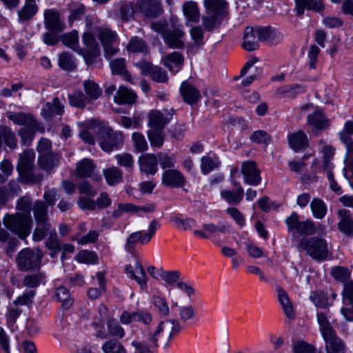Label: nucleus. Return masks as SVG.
<instances>
[{"mask_svg":"<svg viewBox=\"0 0 353 353\" xmlns=\"http://www.w3.org/2000/svg\"><path fill=\"white\" fill-rule=\"evenodd\" d=\"M3 223L12 233L25 240L30 234L32 219L30 214L22 212L7 213L3 219Z\"/></svg>","mask_w":353,"mask_h":353,"instance_id":"f257e3e1","label":"nucleus"},{"mask_svg":"<svg viewBox=\"0 0 353 353\" xmlns=\"http://www.w3.org/2000/svg\"><path fill=\"white\" fill-rule=\"evenodd\" d=\"M293 242L296 244L299 250L305 251L313 259L323 261L328 256L327 245L323 239L317 237L299 239L298 236H294Z\"/></svg>","mask_w":353,"mask_h":353,"instance_id":"f03ea898","label":"nucleus"},{"mask_svg":"<svg viewBox=\"0 0 353 353\" xmlns=\"http://www.w3.org/2000/svg\"><path fill=\"white\" fill-rule=\"evenodd\" d=\"M94 128H97V139L101 149L110 152L119 148L123 143V134L120 131L114 132L108 125L94 122Z\"/></svg>","mask_w":353,"mask_h":353,"instance_id":"7ed1b4c3","label":"nucleus"},{"mask_svg":"<svg viewBox=\"0 0 353 353\" xmlns=\"http://www.w3.org/2000/svg\"><path fill=\"white\" fill-rule=\"evenodd\" d=\"M181 329L180 323L176 320L168 319L161 321L150 340L155 346L161 345L163 348H168L170 341L179 333Z\"/></svg>","mask_w":353,"mask_h":353,"instance_id":"20e7f679","label":"nucleus"},{"mask_svg":"<svg viewBox=\"0 0 353 353\" xmlns=\"http://www.w3.org/2000/svg\"><path fill=\"white\" fill-rule=\"evenodd\" d=\"M43 256V252L39 248L23 249L18 253L16 258L19 270L28 272L39 269Z\"/></svg>","mask_w":353,"mask_h":353,"instance_id":"39448f33","label":"nucleus"},{"mask_svg":"<svg viewBox=\"0 0 353 353\" xmlns=\"http://www.w3.org/2000/svg\"><path fill=\"white\" fill-rule=\"evenodd\" d=\"M285 223L288 232L292 233V238L297 236L295 233L301 236H310L316 232V226L312 220L300 221L299 215L294 212L285 219Z\"/></svg>","mask_w":353,"mask_h":353,"instance_id":"423d86ee","label":"nucleus"},{"mask_svg":"<svg viewBox=\"0 0 353 353\" xmlns=\"http://www.w3.org/2000/svg\"><path fill=\"white\" fill-rule=\"evenodd\" d=\"M96 32L104 50L106 59H110L119 52V39L117 33L105 27L96 28Z\"/></svg>","mask_w":353,"mask_h":353,"instance_id":"0eeeda50","label":"nucleus"},{"mask_svg":"<svg viewBox=\"0 0 353 353\" xmlns=\"http://www.w3.org/2000/svg\"><path fill=\"white\" fill-rule=\"evenodd\" d=\"M160 223L156 219L152 220L149 226L148 232L137 231L132 232L127 239L125 245V250L128 252H132L136 244L139 242L141 244L148 243L154 235L157 230L159 228Z\"/></svg>","mask_w":353,"mask_h":353,"instance_id":"6e6552de","label":"nucleus"},{"mask_svg":"<svg viewBox=\"0 0 353 353\" xmlns=\"http://www.w3.org/2000/svg\"><path fill=\"white\" fill-rule=\"evenodd\" d=\"M85 48H79L78 52L83 57L88 65L94 63L95 59L100 55V47L94 36L90 32H85L82 36Z\"/></svg>","mask_w":353,"mask_h":353,"instance_id":"1a4fd4ad","label":"nucleus"},{"mask_svg":"<svg viewBox=\"0 0 353 353\" xmlns=\"http://www.w3.org/2000/svg\"><path fill=\"white\" fill-rule=\"evenodd\" d=\"M174 111L171 112L168 110L163 111L157 110H152L148 112V125L150 128V130H163L165 126L172 119Z\"/></svg>","mask_w":353,"mask_h":353,"instance_id":"9d476101","label":"nucleus"},{"mask_svg":"<svg viewBox=\"0 0 353 353\" xmlns=\"http://www.w3.org/2000/svg\"><path fill=\"white\" fill-rule=\"evenodd\" d=\"M185 32L179 27L168 28L163 32V39L165 45L170 48L182 49L185 46Z\"/></svg>","mask_w":353,"mask_h":353,"instance_id":"9b49d317","label":"nucleus"},{"mask_svg":"<svg viewBox=\"0 0 353 353\" xmlns=\"http://www.w3.org/2000/svg\"><path fill=\"white\" fill-rule=\"evenodd\" d=\"M136 8L147 17H157L163 12L160 0H139Z\"/></svg>","mask_w":353,"mask_h":353,"instance_id":"f8f14e48","label":"nucleus"},{"mask_svg":"<svg viewBox=\"0 0 353 353\" xmlns=\"http://www.w3.org/2000/svg\"><path fill=\"white\" fill-rule=\"evenodd\" d=\"M125 271L128 277L134 279L142 290L147 289L148 276L143 265L139 261H137L134 266L131 265H125Z\"/></svg>","mask_w":353,"mask_h":353,"instance_id":"ddd939ff","label":"nucleus"},{"mask_svg":"<svg viewBox=\"0 0 353 353\" xmlns=\"http://www.w3.org/2000/svg\"><path fill=\"white\" fill-rule=\"evenodd\" d=\"M256 31L259 41H267L271 45L278 44L283 39L281 32L271 26L256 27Z\"/></svg>","mask_w":353,"mask_h":353,"instance_id":"4468645a","label":"nucleus"},{"mask_svg":"<svg viewBox=\"0 0 353 353\" xmlns=\"http://www.w3.org/2000/svg\"><path fill=\"white\" fill-rule=\"evenodd\" d=\"M296 15L301 17L305 10L320 13L324 11V0H294Z\"/></svg>","mask_w":353,"mask_h":353,"instance_id":"2eb2a0df","label":"nucleus"},{"mask_svg":"<svg viewBox=\"0 0 353 353\" xmlns=\"http://www.w3.org/2000/svg\"><path fill=\"white\" fill-rule=\"evenodd\" d=\"M241 172L245 183L250 185H257L260 183L261 181L260 172L255 162L252 161L243 162L241 165Z\"/></svg>","mask_w":353,"mask_h":353,"instance_id":"dca6fc26","label":"nucleus"},{"mask_svg":"<svg viewBox=\"0 0 353 353\" xmlns=\"http://www.w3.org/2000/svg\"><path fill=\"white\" fill-rule=\"evenodd\" d=\"M44 26L46 29L55 32H61L65 29L64 23L61 21L60 13L55 9H46L43 12Z\"/></svg>","mask_w":353,"mask_h":353,"instance_id":"f3484780","label":"nucleus"},{"mask_svg":"<svg viewBox=\"0 0 353 353\" xmlns=\"http://www.w3.org/2000/svg\"><path fill=\"white\" fill-rule=\"evenodd\" d=\"M106 324L108 332L106 333L101 329H99L95 334L97 338L104 339L108 336H112L121 339L125 336V330L117 319L114 318L108 319Z\"/></svg>","mask_w":353,"mask_h":353,"instance_id":"a211bd4d","label":"nucleus"},{"mask_svg":"<svg viewBox=\"0 0 353 353\" xmlns=\"http://www.w3.org/2000/svg\"><path fill=\"white\" fill-rule=\"evenodd\" d=\"M139 170L146 174L154 175L158 170V159L154 154H141L138 160Z\"/></svg>","mask_w":353,"mask_h":353,"instance_id":"6ab92c4d","label":"nucleus"},{"mask_svg":"<svg viewBox=\"0 0 353 353\" xmlns=\"http://www.w3.org/2000/svg\"><path fill=\"white\" fill-rule=\"evenodd\" d=\"M94 169L95 165L92 160L83 159L77 163L76 174L81 178L92 177L96 181H101V175L94 174Z\"/></svg>","mask_w":353,"mask_h":353,"instance_id":"aec40b11","label":"nucleus"},{"mask_svg":"<svg viewBox=\"0 0 353 353\" xmlns=\"http://www.w3.org/2000/svg\"><path fill=\"white\" fill-rule=\"evenodd\" d=\"M184 176L177 170L171 169L165 171L162 174V184L165 186L178 188L184 185Z\"/></svg>","mask_w":353,"mask_h":353,"instance_id":"412c9836","label":"nucleus"},{"mask_svg":"<svg viewBox=\"0 0 353 353\" xmlns=\"http://www.w3.org/2000/svg\"><path fill=\"white\" fill-rule=\"evenodd\" d=\"M339 219L338 229L347 236L353 234V217L350 211L345 209H340L337 211Z\"/></svg>","mask_w":353,"mask_h":353,"instance_id":"4be33fe9","label":"nucleus"},{"mask_svg":"<svg viewBox=\"0 0 353 353\" xmlns=\"http://www.w3.org/2000/svg\"><path fill=\"white\" fill-rule=\"evenodd\" d=\"M6 115L14 123L24 125V127L29 126L34 128L36 126V123H38L32 114L30 113L8 112Z\"/></svg>","mask_w":353,"mask_h":353,"instance_id":"5701e85b","label":"nucleus"},{"mask_svg":"<svg viewBox=\"0 0 353 353\" xmlns=\"http://www.w3.org/2000/svg\"><path fill=\"white\" fill-rule=\"evenodd\" d=\"M35 154L32 150H27L23 152L19 156L17 169L20 174L28 173L33 165Z\"/></svg>","mask_w":353,"mask_h":353,"instance_id":"b1692460","label":"nucleus"},{"mask_svg":"<svg viewBox=\"0 0 353 353\" xmlns=\"http://www.w3.org/2000/svg\"><path fill=\"white\" fill-rule=\"evenodd\" d=\"M290 147L294 151H300L308 145V139L306 134L299 130L288 135Z\"/></svg>","mask_w":353,"mask_h":353,"instance_id":"393cba45","label":"nucleus"},{"mask_svg":"<svg viewBox=\"0 0 353 353\" xmlns=\"http://www.w3.org/2000/svg\"><path fill=\"white\" fill-rule=\"evenodd\" d=\"M277 296L280 304L282 306L283 310L286 317L290 320H294L295 312L293 305L289 299L286 291L281 287L276 288Z\"/></svg>","mask_w":353,"mask_h":353,"instance_id":"a878e982","label":"nucleus"},{"mask_svg":"<svg viewBox=\"0 0 353 353\" xmlns=\"http://www.w3.org/2000/svg\"><path fill=\"white\" fill-rule=\"evenodd\" d=\"M180 91L183 100L188 104L197 103L201 97L199 90L187 81L181 83Z\"/></svg>","mask_w":353,"mask_h":353,"instance_id":"bb28decb","label":"nucleus"},{"mask_svg":"<svg viewBox=\"0 0 353 353\" xmlns=\"http://www.w3.org/2000/svg\"><path fill=\"white\" fill-rule=\"evenodd\" d=\"M204 5L208 13L223 18L228 14V3L225 0H204Z\"/></svg>","mask_w":353,"mask_h":353,"instance_id":"cd10ccee","label":"nucleus"},{"mask_svg":"<svg viewBox=\"0 0 353 353\" xmlns=\"http://www.w3.org/2000/svg\"><path fill=\"white\" fill-rule=\"evenodd\" d=\"M256 28L247 27L244 30L243 48L247 51H253L259 48V39Z\"/></svg>","mask_w":353,"mask_h":353,"instance_id":"c85d7f7f","label":"nucleus"},{"mask_svg":"<svg viewBox=\"0 0 353 353\" xmlns=\"http://www.w3.org/2000/svg\"><path fill=\"white\" fill-rule=\"evenodd\" d=\"M307 123L312 127L314 132L325 129L329 125L328 120L319 110L307 116Z\"/></svg>","mask_w":353,"mask_h":353,"instance_id":"c756f323","label":"nucleus"},{"mask_svg":"<svg viewBox=\"0 0 353 353\" xmlns=\"http://www.w3.org/2000/svg\"><path fill=\"white\" fill-rule=\"evenodd\" d=\"M110 66L113 74H118L129 82H132V77L126 69L125 60L123 58H118L110 62Z\"/></svg>","mask_w":353,"mask_h":353,"instance_id":"7c9ffc66","label":"nucleus"},{"mask_svg":"<svg viewBox=\"0 0 353 353\" xmlns=\"http://www.w3.org/2000/svg\"><path fill=\"white\" fill-rule=\"evenodd\" d=\"M63 112V105L58 98H54L51 102L46 103L42 110V116L46 119H50L54 114H61Z\"/></svg>","mask_w":353,"mask_h":353,"instance_id":"2f4dec72","label":"nucleus"},{"mask_svg":"<svg viewBox=\"0 0 353 353\" xmlns=\"http://www.w3.org/2000/svg\"><path fill=\"white\" fill-rule=\"evenodd\" d=\"M136 99V94L125 87H119L114 97L115 103L118 104H132L135 102Z\"/></svg>","mask_w":353,"mask_h":353,"instance_id":"473e14b6","label":"nucleus"},{"mask_svg":"<svg viewBox=\"0 0 353 353\" xmlns=\"http://www.w3.org/2000/svg\"><path fill=\"white\" fill-rule=\"evenodd\" d=\"M221 197L224 199L230 205H237L243 199L244 190L241 186H239L236 192L223 190L221 191Z\"/></svg>","mask_w":353,"mask_h":353,"instance_id":"72a5a7b5","label":"nucleus"},{"mask_svg":"<svg viewBox=\"0 0 353 353\" xmlns=\"http://www.w3.org/2000/svg\"><path fill=\"white\" fill-rule=\"evenodd\" d=\"M43 131L44 128L37 123L34 128L26 126L20 128L18 133L21 137V142L25 145H29L34 137L36 132H43Z\"/></svg>","mask_w":353,"mask_h":353,"instance_id":"f704fd0d","label":"nucleus"},{"mask_svg":"<svg viewBox=\"0 0 353 353\" xmlns=\"http://www.w3.org/2000/svg\"><path fill=\"white\" fill-rule=\"evenodd\" d=\"M103 174L109 185L113 186L122 181L123 173L118 167L112 166L103 169Z\"/></svg>","mask_w":353,"mask_h":353,"instance_id":"c9c22d12","label":"nucleus"},{"mask_svg":"<svg viewBox=\"0 0 353 353\" xmlns=\"http://www.w3.org/2000/svg\"><path fill=\"white\" fill-rule=\"evenodd\" d=\"M59 157L56 154H43L39 157V164L41 168L46 171H50L59 164Z\"/></svg>","mask_w":353,"mask_h":353,"instance_id":"e433bc0d","label":"nucleus"},{"mask_svg":"<svg viewBox=\"0 0 353 353\" xmlns=\"http://www.w3.org/2000/svg\"><path fill=\"white\" fill-rule=\"evenodd\" d=\"M38 10L39 7L37 3L25 2L24 5L17 12L19 21L24 22L32 19Z\"/></svg>","mask_w":353,"mask_h":353,"instance_id":"4c0bfd02","label":"nucleus"},{"mask_svg":"<svg viewBox=\"0 0 353 353\" xmlns=\"http://www.w3.org/2000/svg\"><path fill=\"white\" fill-rule=\"evenodd\" d=\"M183 12L188 21L197 23L199 21L200 13L196 3L186 1L183 5Z\"/></svg>","mask_w":353,"mask_h":353,"instance_id":"58836bf2","label":"nucleus"},{"mask_svg":"<svg viewBox=\"0 0 353 353\" xmlns=\"http://www.w3.org/2000/svg\"><path fill=\"white\" fill-rule=\"evenodd\" d=\"M223 19V17L206 11V14L202 17V25L205 30L210 32L220 26Z\"/></svg>","mask_w":353,"mask_h":353,"instance_id":"ea45409f","label":"nucleus"},{"mask_svg":"<svg viewBox=\"0 0 353 353\" xmlns=\"http://www.w3.org/2000/svg\"><path fill=\"white\" fill-rule=\"evenodd\" d=\"M305 92L304 88L300 84L287 85L276 90V94L279 97H294L298 94Z\"/></svg>","mask_w":353,"mask_h":353,"instance_id":"a19ab883","label":"nucleus"},{"mask_svg":"<svg viewBox=\"0 0 353 353\" xmlns=\"http://www.w3.org/2000/svg\"><path fill=\"white\" fill-rule=\"evenodd\" d=\"M310 208L314 218L322 219L327 213V205L319 198H314L310 203Z\"/></svg>","mask_w":353,"mask_h":353,"instance_id":"79ce46f5","label":"nucleus"},{"mask_svg":"<svg viewBox=\"0 0 353 353\" xmlns=\"http://www.w3.org/2000/svg\"><path fill=\"white\" fill-rule=\"evenodd\" d=\"M33 214L36 223L49 222L48 208L43 201H37L35 202L33 206Z\"/></svg>","mask_w":353,"mask_h":353,"instance_id":"37998d69","label":"nucleus"},{"mask_svg":"<svg viewBox=\"0 0 353 353\" xmlns=\"http://www.w3.org/2000/svg\"><path fill=\"white\" fill-rule=\"evenodd\" d=\"M189 32L192 41V43H190V46L199 48L204 44V30L201 26H193Z\"/></svg>","mask_w":353,"mask_h":353,"instance_id":"c03bdc74","label":"nucleus"},{"mask_svg":"<svg viewBox=\"0 0 353 353\" xmlns=\"http://www.w3.org/2000/svg\"><path fill=\"white\" fill-rule=\"evenodd\" d=\"M184 59L183 55L179 52H174L168 55H166L162 59L163 65L172 72H177L178 69L174 71L172 68V63H174L176 67L183 64Z\"/></svg>","mask_w":353,"mask_h":353,"instance_id":"a18cd8bd","label":"nucleus"},{"mask_svg":"<svg viewBox=\"0 0 353 353\" xmlns=\"http://www.w3.org/2000/svg\"><path fill=\"white\" fill-rule=\"evenodd\" d=\"M101 348L104 353H126L122 343L116 339L108 340L103 344Z\"/></svg>","mask_w":353,"mask_h":353,"instance_id":"49530a36","label":"nucleus"},{"mask_svg":"<svg viewBox=\"0 0 353 353\" xmlns=\"http://www.w3.org/2000/svg\"><path fill=\"white\" fill-rule=\"evenodd\" d=\"M56 296L57 300L62 303V307L65 309L70 308L73 304L70 293L65 287L60 286L57 288L56 290Z\"/></svg>","mask_w":353,"mask_h":353,"instance_id":"de8ad7c7","label":"nucleus"},{"mask_svg":"<svg viewBox=\"0 0 353 353\" xmlns=\"http://www.w3.org/2000/svg\"><path fill=\"white\" fill-rule=\"evenodd\" d=\"M59 65L66 71H73L76 69V62L72 56L68 52H63L59 57Z\"/></svg>","mask_w":353,"mask_h":353,"instance_id":"09e8293b","label":"nucleus"},{"mask_svg":"<svg viewBox=\"0 0 353 353\" xmlns=\"http://www.w3.org/2000/svg\"><path fill=\"white\" fill-rule=\"evenodd\" d=\"M203 229L208 234L213 236H219V234H225L229 232L230 227L225 224L216 225L213 223H205L203 225Z\"/></svg>","mask_w":353,"mask_h":353,"instance_id":"8fccbe9b","label":"nucleus"},{"mask_svg":"<svg viewBox=\"0 0 353 353\" xmlns=\"http://www.w3.org/2000/svg\"><path fill=\"white\" fill-rule=\"evenodd\" d=\"M45 275L43 273L28 274L24 276L23 285L28 288H36L43 283Z\"/></svg>","mask_w":353,"mask_h":353,"instance_id":"3c124183","label":"nucleus"},{"mask_svg":"<svg viewBox=\"0 0 353 353\" xmlns=\"http://www.w3.org/2000/svg\"><path fill=\"white\" fill-rule=\"evenodd\" d=\"M51 229V225L49 222L37 223L36 228L32 234L34 241H41L46 237L48 232Z\"/></svg>","mask_w":353,"mask_h":353,"instance_id":"603ef678","label":"nucleus"},{"mask_svg":"<svg viewBox=\"0 0 353 353\" xmlns=\"http://www.w3.org/2000/svg\"><path fill=\"white\" fill-rule=\"evenodd\" d=\"M132 140L136 152H142L148 149V142L144 135L141 132H133L132 134Z\"/></svg>","mask_w":353,"mask_h":353,"instance_id":"864d4df0","label":"nucleus"},{"mask_svg":"<svg viewBox=\"0 0 353 353\" xmlns=\"http://www.w3.org/2000/svg\"><path fill=\"white\" fill-rule=\"evenodd\" d=\"M83 87L86 94L90 99H97L101 94L100 88L91 80L84 81Z\"/></svg>","mask_w":353,"mask_h":353,"instance_id":"5fc2aeb1","label":"nucleus"},{"mask_svg":"<svg viewBox=\"0 0 353 353\" xmlns=\"http://www.w3.org/2000/svg\"><path fill=\"white\" fill-rule=\"evenodd\" d=\"M294 353H316V348L303 340L294 341L292 343Z\"/></svg>","mask_w":353,"mask_h":353,"instance_id":"6e6d98bb","label":"nucleus"},{"mask_svg":"<svg viewBox=\"0 0 353 353\" xmlns=\"http://www.w3.org/2000/svg\"><path fill=\"white\" fill-rule=\"evenodd\" d=\"M61 41L65 46L78 52L79 37L77 31L63 34L61 37Z\"/></svg>","mask_w":353,"mask_h":353,"instance_id":"4d7b16f0","label":"nucleus"},{"mask_svg":"<svg viewBox=\"0 0 353 353\" xmlns=\"http://www.w3.org/2000/svg\"><path fill=\"white\" fill-rule=\"evenodd\" d=\"M118 165L131 170L134 167V158L130 153L123 152L115 156Z\"/></svg>","mask_w":353,"mask_h":353,"instance_id":"13d9d810","label":"nucleus"},{"mask_svg":"<svg viewBox=\"0 0 353 353\" xmlns=\"http://www.w3.org/2000/svg\"><path fill=\"white\" fill-rule=\"evenodd\" d=\"M1 132L5 143L11 149L15 148L17 147V141L12 130L10 128L1 126Z\"/></svg>","mask_w":353,"mask_h":353,"instance_id":"bf43d9fd","label":"nucleus"},{"mask_svg":"<svg viewBox=\"0 0 353 353\" xmlns=\"http://www.w3.org/2000/svg\"><path fill=\"white\" fill-rule=\"evenodd\" d=\"M163 130H148V137L152 146L160 148L164 142Z\"/></svg>","mask_w":353,"mask_h":353,"instance_id":"052dcab7","label":"nucleus"},{"mask_svg":"<svg viewBox=\"0 0 353 353\" xmlns=\"http://www.w3.org/2000/svg\"><path fill=\"white\" fill-rule=\"evenodd\" d=\"M77 261L83 263H95L97 262V255L95 252L89 250H82L76 256Z\"/></svg>","mask_w":353,"mask_h":353,"instance_id":"680f3d73","label":"nucleus"},{"mask_svg":"<svg viewBox=\"0 0 353 353\" xmlns=\"http://www.w3.org/2000/svg\"><path fill=\"white\" fill-rule=\"evenodd\" d=\"M98 312L101 320L98 321H93L92 324L96 330L102 329L103 327L104 320L108 321V319L112 318L109 312L108 308L104 305H99Z\"/></svg>","mask_w":353,"mask_h":353,"instance_id":"e2e57ef3","label":"nucleus"},{"mask_svg":"<svg viewBox=\"0 0 353 353\" xmlns=\"http://www.w3.org/2000/svg\"><path fill=\"white\" fill-rule=\"evenodd\" d=\"M310 299L317 307L326 308L329 306L327 296L323 292H312Z\"/></svg>","mask_w":353,"mask_h":353,"instance_id":"0e129e2a","label":"nucleus"},{"mask_svg":"<svg viewBox=\"0 0 353 353\" xmlns=\"http://www.w3.org/2000/svg\"><path fill=\"white\" fill-rule=\"evenodd\" d=\"M152 303L161 315L168 316L169 314V307L165 299L159 296H153Z\"/></svg>","mask_w":353,"mask_h":353,"instance_id":"69168bd1","label":"nucleus"},{"mask_svg":"<svg viewBox=\"0 0 353 353\" xmlns=\"http://www.w3.org/2000/svg\"><path fill=\"white\" fill-rule=\"evenodd\" d=\"M128 49L134 52H144L147 50V46L143 39L134 37L128 43Z\"/></svg>","mask_w":353,"mask_h":353,"instance_id":"338daca9","label":"nucleus"},{"mask_svg":"<svg viewBox=\"0 0 353 353\" xmlns=\"http://www.w3.org/2000/svg\"><path fill=\"white\" fill-rule=\"evenodd\" d=\"M69 102L72 106L84 108L85 105V97L80 91L74 92L69 95Z\"/></svg>","mask_w":353,"mask_h":353,"instance_id":"774afa93","label":"nucleus"}]
</instances>
